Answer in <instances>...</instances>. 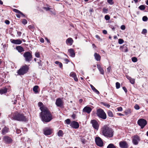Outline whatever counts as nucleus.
I'll return each instance as SVG.
<instances>
[{
    "label": "nucleus",
    "instance_id": "obj_1",
    "mask_svg": "<svg viewBox=\"0 0 148 148\" xmlns=\"http://www.w3.org/2000/svg\"><path fill=\"white\" fill-rule=\"evenodd\" d=\"M41 112L40 116L41 120L43 122L48 123L53 119L52 115L47 108H41Z\"/></svg>",
    "mask_w": 148,
    "mask_h": 148
},
{
    "label": "nucleus",
    "instance_id": "obj_2",
    "mask_svg": "<svg viewBox=\"0 0 148 148\" xmlns=\"http://www.w3.org/2000/svg\"><path fill=\"white\" fill-rule=\"evenodd\" d=\"M102 135L108 138H112L114 135V131L106 125H104L101 128Z\"/></svg>",
    "mask_w": 148,
    "mask_h": 148
},
{
    "label": "nucleus",
    "instance_id": "obj_3",
    "mask_svg": "<svg viewBox=\"0 0 148 148\" xmlns=\"http://www.w3.org/2000/svg\"><path fill=\"white\" fill-rule=\"evenodd\" d=\"M12 118L14 120L26 122L28 121V118L24 114L18 112L14 113Z\"/></svg>",
    "mask_w": 148,
    "mask_h": 148
},
{
    "label": "nucleus",
    "instance_id": "obj_4",
    "mask_svg": "<svg viewBox=\"0 0 148 148\" xmlns=\"http://www.w3.org/2000/svg\"><path fill=\"white\" fill-rule=\"evenodd\" d=\"M96 114L99 118L105 120L107 118L106 113L104 110L101 108H99L97 110Z\"/></svg>",
    "mask_w": 148,
    "mask_h": 148
},
{
    "label": "nucleus",
    "instance_id": "obj_5",
    "mask_svg": "<svg viewBox=\"0 0 148 148\" xmlns=\"http://www.w3.org/2000/svg\"><path fill=\"white\" fill-rule=\"evenodd\" d=\"M29 69V66L27 65H25L21 67L17 71V73L19 75H23L27 73Z\"/></svg>",
    "mask_w": 148,
    "mask_h": 148
},
{
    "label": "nucleus",
    "instance_id": "obj_6",
    "mask_svg": "<svg viewBox=\"0 0 148 148\" xmlns=\"http://www.w3.org/2000/svg\"><path fill=\"white\" fill-rule=\"evenodd\" d=\"M23 56L25 58V61L28 62H30L33 58L32 52L31 51L25 52Z\"/></svg>",
    "mask_w": 148,
    "mask_h": 148
},
{
    "label": "nucleus",
    "instance_id": "obj_7",
    "mask_svg": "<svg viewBox=\"0 0 148 148\" xmlns=\"http://www.w3.org/2000/svg\"><path fill=\"white\" fill-rule=\"evenodd\" d=\"M137 124L140 126V128L143 129L147 125V122L146 120L143 119H140L138 120Z\"/></svg>",
    "mask_w": 148,
    "mask_h": 148
},
{
    "label": "nucleus",
    "instance_id": "obj_8",
    "mask_svg": "<svg viewBox=\"0 0 148 148\" xmlns=\"http://www.w3.org/2000/svg\"><path fill=\"white\" fill-rule=\"evenodd\" d=\"M95 142L96 144L100 147L103 146V142L102 139L99 137H96L95 138Z\"/></svg>",
    "mask_w": 148,
    "mask_h": 148
},
{
    "label": "nucleus",
    "instance_id": "obj_9",
    "mask_svg": "<svg viewBox=\"0 0 148 148\" xmlns=\"http://www.w3.org/2000/svg\"><path fill=\"white\" fill-rule=\"evenodd\" d=\"M3 140L5 142L6 144L11 143L13 141V140L12 138L7 136H4Z\"/></svg>",
    "mask_w": 148,
    "mask_h": 148
},
{
    "label": "nucleus",
    "instance_id": "obj_10",
    "mask_svg": "<svg viewBox=\"0 0 148 148\" xmlns=\"http://www.w3.org/2000/svg\"><path fill=\"white\" fill-rule=\"evenodd\" d=\"M132 143L134 145L138 144V141H140V139L139 137L137 135H135L132 140Z\"/></svg>",
    "mask_w": 148,
    "mask_h": 148
},
{
    "label": "nucleus",
    "instance_id": "obj_11",
    "mask_svg": "<svg viewBox=\"0 0 148 148\" xmlns=\"http://www.w3.org/2000/svg\"><path fill=\"white\" fill-rule=\"evenodd\" d=\"M119 145L121 148H128L129 145L125 141H121L119 143Z\"/></svg>",
    "mask_w": 148,
    "mask_h": 148
},
{
    "label": "nucleus",
    "instance_id": "obj_12",
    "mask_svg": "<svg viewBox=\"0 0 148 148\" xmlns=\"http://www.w3.org/2000/svg\"><path fill=\"white\" fill-rule=\"evenodd\" d=\"M64 103L61 99L59 98L56 99V104L57 106L61 107L63 106Z\"/></svg>",
    "mask_w": 148,
    "mask_h": 148
},
{
    "label": "nucleus",
    "instance_id": "obj_13",
    "mask_svg": "<svg viewBox=\"0 0 148 148\" xmlns=\"http://www.w3.org/2000/svg\"><path fill=\"white\" fill-rule=\"evenodd\" d=\"M91 123L93 127L95 129L98 130L99 129V125L97 121L95 120H92L91 121Z\"/></svg>",
    "mask_w": 148,
    "mask_h": 148
},
{
    "label": "nucleus",
    "instance_id": "obj_14",
    "mask_svg": "<svg viewBox=\"0 0 148 148\" xmlns=\"http://www.w3.org/2000/svg\"><path fill=\"white\" fill-rule=\"evenodd\" d=\"M70 126L73 128L77 129L79 127V125L77 122L73 121L71 123Z\"/></svg>",
    "mask_w": 148,
    "mask_h": 148
},
{
    "label": "nucleus",
    "instance_id": "obj_15",
    "mask_svg": "<svg viewBox=\"0 0 148 148\" xmlns=\"http://www.w3.org/2000/svg\"><path fill=\"white\" fill-rule=\"evenodd\" d=\"M52 131L51 129L48 128H45L43 130L44 134L45 135H50L52 134Z\"/></svg>",
    "mask_w": 148,
    "mask_h": 148
},
{
    "label": "nucleus",
    "instance_id": "obj_16",
    "mask_svg": "<svg viewBox=\"0 0 148 148\" xmlns=\"http://www.w3.org/2000/svg\"><path fill=\"white\" fill-rule=\"evenodd\" d=\"M127 46V45H124L122 46H121L120 47V49L122 51L125 52H127L128 50Z\"/></svg>",
    "mask_w": 148,
    "mask_h": 148
},
{
    "label": "nucleus",
    "instance_id": "obj_17",
    "mask_svg": "<svg viewBox=\"0 0 148 148\" xmlns=\"http://www.w3.org/2000/svg\"><path fill=\"white\" fill-rule=\"evenodd\" d=\"M92 109L90 107L88 106L85 107L83 109V112L89 114L91 111Z\"/></svg>",
    "mask_w": 148,
    "mask_h": 148
},
{
    "label": "nucleus",
    "instance_id": "obj_18",
    "mask_svg": "<svg viewBox=\"0 0 148 148\" xmlns=\"http://www.w3.org/2000/svg\"><path fill=\"white\" fill-rule=\"evenodd\" d=\"M11 42L12 43L16 44H20L22 43V41L20 39H11Z\"/></svg>",
    "mask_w": 148,
    "mask_h": 148
},
{
    "label": "nucleus",
    "instance_id": "obj_19",
    "mask_svg": "<svg viewBox=\"0 0 148 148\" xmlns=\"http://www.w3.org/2000/svg\"><path fill=\"white\" fill-rule=\"evenodd\" d=\"M73 40L71 38H68L66 41V44L69 45H72Z\"/></svg>",
    "mask_w": 148,
    "mask_h": 148
},
{
    "label": "nucleus",
    "instance_id": "obj_20",
    "mask_svg": "<svg viewBox=\"0 0 148 148\" xmlns=\"http://www.w3.org/2000/svg\"><path fill=\"white\" fill-rule=\"evenodd\" d=\"M97 66L100 73L102 75H104V70L101 67V65L100 64H97Z\"/></svg>",
    "mask_w": 148,
    "mask_h": 148
},
{
    "label": "nucleus",
    "instance_id": "obj_21",
    "mask_svg": "<svg viewBox=\"0 0 148 148\" xmlns=\"http://www.w3.org/2000/svg\"><path fill=\"white\" fill-rule=\"evenodd\" d=\"M9 130V128L7 127L6 126H5V127L3 128L1 131V133L2 134L4 135L5 134H6L8 132Z\"/></svg>",
    "mask_w": 148,
    "mask_h": 148
},
{
    "label": "nucleus",
    "instance_id": "obj_22",
    "mask_svg": "<svg viewBox=\"0 0 148 148\" xmlns=\"http://www.w3.org/2000/svg\"><path fill=\"white\" fill-rule=\"evenodd\" d=\"M68 52L70 54V56L72 57L75 56V53L73 49H70L68 50Z\"/></svg>",
    "mask_w": 148,
    "mask_h": 148
},
{
    "label": "nucleus",
    "instance_id": "obj_23",
    "mask_svg": "<svg viewBox=\"0 0 148 148\" xmlns=\"http://www.w3.org/2000/svg\"><path fill=\"white\" fill-rule=\"evenodd\" d=\"M8 89L6 87L0 89V94L2 95L7 93Z\"/></svg>",
    "mask_w": 148,
    "mask_h": 148
},
{
    "label": "nucleus",
    "instance_id": "obj_24",
    "mask_svg": "<svg viewBox=\"0 0 148 148\" xmlns=\"http://www.w3.org/2000/svg\"><path fill=\"white\" fill-rule=\"evenodd\" d=\"M94 56L95 60L97 61H100L101 59V56L100 55L96 53H94Z\"/></svg>",
    "mask_w": 148,
    "mask_h": 148
},
{
    "label": "nucleus",
    "instance_id": "obj_25",
    "mask_svg": "<svg viewBox=\"0 0 148 148\" xmlns=\"http://www.w3.org/2000/svg\"><path fill=\"white\" fill-rule=\"evenodd\" d=\"M16 48L18 52L20 53H21L24 51L23 48L21 46H17L16 47Z\"/></svg>",
    "mask_w": 148,
    "mask_h": 148
},
{
    "label": "nucleus",
    "instance_id": "obj_26",
    "mask_svg": "<svg viewBox=\"0 0 148 148\" xmlns=\"http://www.w3.org/2000/svg\"><path fill=\"white\" fill-rule=\"evenodd\" d=\"M39 88V86H38L36 85L34 86L33 88V91L35 94L38 93L39 92L38 91V89Z\"/></svg>",
    "mask_w": 148,
    "mask_h": 148
},
{
    "label": "nucleus",
    "instance_id": "obj_27",
    "mask_svg": "<svg viewBox=\"0 0 148 148\" xmlns=\"http://www.w3.org/2000/svg\"><path fill=\"white\" fill-rule=\"evenodd\" d=\"M90 86L94 92L98 94H99L100 93L91 84L90 85Z\"/></svg>",
    "mask_w": 148,
    "mask_h": 148
},
{
    "label": "nucleus",
    "instance_id": "obj_28",
    "mask_svg": "<svg viewBox=\"0 0 148 148\" xmlns=\"http://www.w3.org/2000/svg\"><path fill=\"white\" fill-rule=\"evenodd\" d=\"M107 113L108 116L110 117H113V114L112 111L110 110H109L107 111Z\"/></svg>",
    "mask_w": 148,
    "mask_h": 148
},
{
    "label": "nucleus",
    "instance_id": "obj_29",
    "mask_svg": "<svg viewBox=\"0 0 148 148\" xmlns=\"http://www.w3.org/2000/svg\"><path fill=\"white\" fill-rule=\"evenodd\" d=\"M63 135V132L61 130H59L58 132V135L59 137H62Z\"/></svg>",
    "mask_w": 148,
    "mask_h": 148
},
{
    "label": "nucleus",
    "instance_id": "obj_30",
    "mask_svg": "<svg viewBox=\"0 0 148 148\" xmlns=\"http://www.w3.org/2000/svg\"><path fill=\"white\" fill-rule=\"evenodd\" d=\"M38 106L39 107H40V109L41 110V108H47L45 106H44L43 104V103L41 102H39L38 103Z\"/></svg>",
    "mask_w": 148,
    "mask_h": 148
},
{
    "label": "nucleus",
    "instance_id": "obj_31",
    "mask_svg": "<svg viewBox=\"0 0 148 148\" xmlns=\"http://www.w3.org/2000/svg\"><path fill=\"white\" fill-rule=\"evenodd\" d=\"M55 63L56 64L58 65L61 68H62L63 65L62 63L61 62H59L58 61H56L55 62Z\"/></svg>",
    "mask_w": 148,
    "mask_h": 148
},
{
    "label": "nucleus",
    "instance_id": "obj_32",
    "mask_svg": "<svg viewBox=\"0 0 148 148\" xmlns=\"http://www.w3.org/2000/svg\"><path fill=\"white\" fill-rule=\"evenodd\" d=\"M107 148H116V147L113 144L110 143L108 146Z\"/></svg>",
    "mask_w": 148,
    "mask_h": 148
},
{
    "label": "nucleus",
    "instance_id": "obj_33",
    "mask_svg": "<svg viewBox=\"0 0 148 148\" xmlns=\"http://www.w3.org/2000/svg\"><path fill=\"white\" fill-rule=\"evenodd\" d=\"M13 10L14 12H15L16 13L20 14L22 15H23V14L22 12H21L20 11L16 9H14Z\"/></svg>",
    "mask_w": 148,
    "mask_h": 148
},
{
    "label": "nucleus",
    "instance_id": "obj_34",
    "mask_svg": "<svg viewBox=\"0 0 148 148\" xmlns=\"http://www.w3.org/2000/svg\"><path fill=\"white\" fill-rule=\"evenodd\" d=\"M76 74L74 72H71L70 74V76L73 78L75 76H76Z\"/></svg>",
    "mask_w": 148,
    "mask_h": 148
},
{
    "label": "nucleus",
    "instance_id": "obj_35",
    "mask_svg": "<svg viewBox=\"0 0 148 148\" xmlns=\"http://www.w3.org/2000/svg\"><path fill=\"white\" fill-rule=\"evenodd\" d=\"M65 123L67 125H69L70 124H71V121L69 119H66L65 121Z\"/></svg>",
    "mask_w": 148,
    "mask_h": 148
},
{
    "label": "nucleus",
    "instance_id": "obj_36",
    "mask_svg": "<svg viewBox=\"0 0 148 148\" xmlns=\"http://www.w3.org/2000/svg\"><path fill=\"white\" fill-rule=\"evenodd\" d=\"M116 88L117 89H119L120 87V84L119 82H116Z\"/></svg>",
    "mask_w": 148,
    "mask_h": 148
},
{
    "label": "nucleus",
    "instance_id": "obj_37",
    "mask_svg": "<svg viewBox=\"0 0 148 148\" xmlns=\"http://www.w3.org/2000/svg\"><path fill=\"white\" fill-rule=\"evenodd\" d=\"M132 60L133 62H135L137 61V59L136 58L133 57L132 58Z\"/></svg>",
    "mask_w": 148,
    "mask_h": 148
},
{
    "label": "nucleus",
    "instance_id": "obj_38",
    "mask_svg": "<svg viewBox=\"0 0 148 148\" xmlns=\"http://www.w3.org/2000/svg\"><path fill=\"white\" fill-rule=\"evenodd\" d=\"M130 82L132 84H134L135 83V81L134 79L131 78L130 79Z\"/></svg>",
    "mask_w": 148,
    "mask_h": 148
},
{
    "label": "nucleus",
    "instance_id": "obj_39",
    "mask_svg": "<svg viewBox=\"0 0 148 148\" xmlns=\"http://www.w3.org/2000/svg\"><path fill=\"white\" fill-rule=\"evenodd\" d=\"M139 8L141 10H145V7L144 5H140L139 7Z\"/></svg>",
    "mask_w": 148,
    "mask_h": 148
},
{
    "label": "nucleus",
    "instance_id": "obj_40",
    "mask_svg": "<svg viewBox=\"0 0 148 148\" xmlns=\"http://www.w3.org/2000/svg\"><path fill=\"white\" fill-rule=\"evenodd\" d=\"M118 40V43L120 44H122L124 42L123 40L122 39H119Z\"/></svg>",
    "mask_w": 148,
    "mask_h": 148
},
{
    "label": "nucleus",
    "instance_id": "obj_41",
    "mask_svg": "<svg viewBox=\"0 0 148 148\" xmlns=\"http://www.w3.org/2000/svg\"><path fill=\"white\" fill-rule=\"evenodd\" d=\"M35 56L37 58H39L40 57V54L39 52H36L35 53Z\"/></svg>",
    "mask_w": 148,
    "mask_h": 148
},
{
    "label": "nucleus",
    "instance_id": "obj_42",
    "mask_svg": "<svg viewBox=\"0 0 148 148\" xmlns=\"http://www.w3.org/2000/svg\"><path fill=\"white\" fill-rule=\"evenodd\" d=\"M81 141L83 144H85L86 142V139L84 138H83L81 139Z\"/></svg>",
    "mask_w": 148,
    "mask_h": 148
},
{
    "label": "nucleus",
    "instance_id": "obj_43",
    "mask_svg": "<svg viewBox=\"0 0 148 148\" xmlns=\"http://www.w3.org/2000/svg\"><path fill=\"white\" fill-rule=\"evenodd\" d=\"M22 23L24 25H25L27 23V21L25 19H23L22 20Z\"/></svg>",
    "mask_w": 148,
    "mask_h": 148
},
{
    "label": "nucleus",
    "instance_id": "obj_44",
    "mask_svg": "<svg viewBox=\"0 0 148 148\" xmlns=\"http://www.w3.org/2000/svg\"><path fill=\"white\" fill-rule=\"evenodd\" d=\"M134 108L138 110L140 109V107L137 104H136L134 106Z\"/></svg>",
    "mask_w": 148,
    "mask_h": 148
},
{
    "label": "nucleus",
    "instance_id": "obj_45",
    "mask_svg": "<svg viewBox=\"0 0 148 148\" xmlns=\"http://www.w3.org/2000/svg\"><path fill=\"white\" fill-rule=\"evenodd\" d=\"M143 20L144 21H146L147 20V18L146 16H144L143 18Z\"/></svg>",
    "mask_w": 148,
    "mask_h": 148
},
{
    "label": "nucleus",
    "instance_id": "obj_46",
    "mask_svg": "<svg viewBox=\"0 0 148 148\" xmlns=\"http://www.w3.org/2000/svg\"><path fill=\"white\" fill-rule=\"evenodd\" d=\"M108 10L107 9L103 8V12L104 13H107Z\"/></svg>",
    "mask_w": 148,
    "mask_h": 148
},
{
    "label": "nucleus",
    "instance_id": "obj_47",
    "mask_svg": "<svg viewBox=\"0 0 148 148\" xmlns=\"http://www.w3.org/2000/svg\"><path fill=\"white\" fill-rule=\"evenodd\" d=\"M105 18L106 20H108L110 19V17L108 15H106L105 16Z\"/></svg>",
    "mask_w": 148,
    "mask_h": 148
},
{
    "label": "nucleus",
    "instance_id": "obj_48",
    "mask_svg": "<svg viewBox=\"0 0 148 148\" xmlns=\"http://www.w3.org/2000/svg\"><path fill=\"white\" fill-rule=\"evenodd\" d=\"M111 69V68L110 66H109L107 68V70L108 73H110V72Z\"/></svg>",
    "mask_w": 148,
    "mask_h": 148
},
{
    "label": "nucleus",
    "instance_id": "obj_49",
    "mask_svg": "<svg viewBox=\"0 0 148 148\" xmlns=\"http://www.w3.org/2000/svg\"><path fill=\"white\" fill-rule=\"evenodd\" d=\"M108 2L111 5H112L113 3L112 0H108Z\"/></svg>",
    "mask_w": 148,
    "mask_h": 148
},
{
    "label": "nucleus",
    "instance_id": "obj_50",
    "mask_svg": "<svg viewBox=\"0 0 148 148\" xmlns=\"http://www.w3.org/2000/svg\"><path fill=\"white\" fill-rule=\"evenodd\" d=\"M125 27L124 25H122L121 27V29L123 30H124L125 29Z\"/></svg>",
    "mask_w": 148,
    "mask_h": 148
},
{
    "label": "nucleus",
    "instance_id": "obj_51",
    "mask_svg": "<svg viewBox=\"0 0 148 148\" xmlns=\"http://www.w3.org/2000/svg\"><path fill=\"white\" fill-rule=\"evenodd\" d=\"M76 117V115L75 114H73L71 116V117L74 119H75Z\"/></svg>",
    "mask_w": 148,
    "mask_h": 148
},
{
    "label": "nucleus",
    "instance_id": "obj_52",
    "mask_svg": "<svg viewBox=\"0 0 148 148\" xmlns=\"http://www.w3.org/2000/svg\"><path fill=\"white\" fill-rule=\"evenodd\" d=\"M124 113H125L127 115L131 113V111L130 110L129 111H125L124 112Z\"/></svg>",
    "mask_w": 148,
    "mask_h": 148
},
{
    "label": "nucleus",
    "instance_id": "obj_53",
    "mask_svg": "<svg viewBox=\"0 0 148 148\" xmlns=\"http://www.w3.org/2000/svg\"><path fill=\"white\" fill-rule=\"evenodd\" d=\"M117 109L118 111H121L123 110V108L122 107H119L117 108Z\"/></svg>",
    "mask_w": 148,
    "mask_h": 148
},
{
    "label": "nucleus",
    "instance_id": "obj_54",
    "mask_svg": "<svg viewBox=\"0 0 148 148\" xmlns=\"http://www.w3.org/2000/svg\"><path fill=\"white\" fill-rule=\"evenodd\" d=\"M123 89L125 91V93H127V90L125 87V86L123 87Z\"/></svg>",
    "mask_w": 148,
    "mask_h": 148
},
{
    "label": "nucleus",
    "instance_id": "obj_55",
    "mask_svg": "<svg viewBox=\"0 0 148 148\" xmlns=\"http://www.w3.org/2000/svg\"><path fill=\"white\" fill-rule=\"evenodd\" d=\"M73 78L75 81L77 82L78 81V79L77 77V75H76V76L74 77Z\"/></svg>",
    "mask_w": 148,
    "mask_h": 148
},
{
    "label": "nucleus",
    "instance_id": "obj_56",
    "mask_svg": "<svg viewBox=\"0 0 148 148\" xmlns=\"http://www.w3.org/2000/svg\"><path fill=\"white\" fill-rule=\"evenodd\" d=\"M64 61L66 62V63L67 64L70 62L69 60L67 58H65L64 59Z\"/></svg>",
    "mask_w": 148,
    "mask_h": 148
},
{
    "label": "nucleus",
    "instance_id": "obj_57",
    "mask_svg": "<svg viewBox=\"0 0 148 148\" xmlns=\"http://www.w3.org/2000/svg\"><path fill=\"white\" fill-rule=\"evenodd\" d=\"M147 32V30L145 29H144L142 31V33L145 34V33H146Z\"/></svg>",
    "mask_w": 148,
    "mask_h": 148
},
{
    "label": "nucleus",
    "instance_id": "obj_58",
    "mask_svg": "<svg viewBox=\"0 0 148 148\" xmlns=\"http://www.w3.org/2000/svg\"><path fill=\"white\" fill-rule=\"evenodd\" d=\"M5 23L6 24H7V25H8L10 24V22L8 20H6L5 21Z\"/></svg>",
    "mask_w": 148,
    "mask_h": 148
},
{
    "label": "nucleus",
    "instance_id": "obj_59",
    "mask_svg": "<svg viewBox=\"0 0 148 148\" xmlns=\"http://www.w3.org/2000/svg\"><path fill=\"white\" fill-rule=\"evenodd\" d=\"M40 41L42 43H43L44 42V40L42 38H41L40 40Z\"/></svg>",
    "mask_w": 148,
    "mask_h": 148
},
{
    "label": "nucleus",
    "instance_id": "obj_60",
    "mask_svg": "<svg viewBox=\"0 0 148 148\" xmlns=\"http://www.w3.org/2000/svg\"><path fill=\"white\" fill-rule=\"evenodd\" d=\"M43 8L46 11L49 10L50 9V8H49L46 7H44Z\"/></svg>",
    "mask_w": 148,
    "mask_h": 148
},
{
    "label": "nucleus",
    "instance_id": "obj_61",
    "mask_svg": "<svg viewBox=\"0 0 148 148\" xmlns=\"http://www.w3.org/2000/svg\"><path fill=\"white\" fill-rule=\"evenodd\" d=\"M38 63L39 64V65L40 66H41L42 65V64L41 63V61L40 60V61L38 62Z\"/></svg>",
    "mask_w": 148,
    "mask_h": 148
},
{
    "label": "nucleus",
    "instance_id": "obj_62",
    "mask_svg": "<svg viewBox=\"0 0 148 148\" xmlns=\"http://www.w3.org/2000/svg\"><path fill=\"white\" fill-rule=\"evenodd\" d=\"M104 105L105 106H106L108 108H109L110 106V105H109V104H107V103H105V104H104Z\"/></svg>",
    "mask_w": 148,
    "mask_h": 148
},
{
    "label": "nucleus",
    "instance_id": "obj_63",
    "mask_svg": "<svg viewBox=\"0 0 148 148\" xmlns=\"http://www.w3.org/2000/svg\"><path fill=\"white\" fill-rule=\"evenodd\" d=\"M117 115H119V116H123L124 115L122 113H117Z\"/></svg>",
    "mask_w": 148,
    "mask_h": 148
},
{
    "label": "nucleus",
    "instance_id": "obj_64",
    "mask_svg": "<svg viewBox=\"0 0 148 148\" xmlns=\"http://www.w3.org/2000/svg\"><path fill=\"white\" fill-rule=\"evenodd\" d=\"M45 39L46 40H47V42L48 43H49L50 42V40H49L48 38H45Z\"/></svg>",
    "mask_w": 148,
    "mask_h": 148
}]
</instances>
